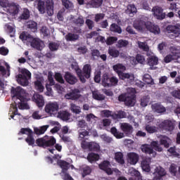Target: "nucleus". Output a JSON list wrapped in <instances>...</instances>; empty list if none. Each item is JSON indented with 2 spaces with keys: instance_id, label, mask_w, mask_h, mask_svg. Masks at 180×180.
I'll list each match as a JSON object with an SVG mask.
<instances>
[{
  "instance_id": "nucleus-31",
  "label": "nucleus",
  "mask_w": 180,
  "mask_h": 180,
  "mask_svg": "<svg viewBox=\"0 0 180 180\" xmlns=\"http://www.w3.org/2000/svg\"><path fill=\"white\" fill-rule=\"evenodd\" d=\"M141 167L143 171L146 172H150V161L147 159H143L141 162Z\"/></svg>"
},
{
  "instance_id": "nucleus-58",
  "label": "nucleus",
  "mask_w": 180,
  "mask_h": 180,
  "mask_svg": "<svg viewBox=\"0 0 180 180\" xmlns=\"http://www.w3.org/2000/svg\"><path fill=\"white\" fill-rule=\"evenodd\" d=\"M100 139H101L103 141H105V143H112L113 140L111 137L108 136L106 134L101 135Z\"/></svg>"
},
{
  "instance_id": "nucleus-5",
  "label": "nucleus",
  "mask_w": 180,
  "mask_h": 180,
  "mask_svg": "<svg viewBox=\"0 0 180 180\" xmlns=\"http://www.w3.org/2000/svg\"><path fill=\"white\" fill-rule=\"evenodd\" d=\"M20 40L30 43L31 47L36 49V50H41V43L37 38H33L30 34L22 32L20 34Z\"/></svg>"
},
{
  "instance_id": "nucleus-7",
  "label": "nucleus",
  "mask_w": 180,
  "mask_h": 180,
  "mask_svg": "<svg viewBox=\"0 0 180 180\" xmlns=\"http://www.w3.org/2000/svg\"><path fill=\"white\" fill-rule=\"evenodd\" d=\"M169 51L170 53L164 58V62L166 64L171 63V61H176V60L180 58V47L170 46Z\"/></svg>"
},
{
  "instance_id": "nucleus-39",
  "label": "nucleus",
  "mask_w": 180,
  "mask_h": 180,
  "mask_svg": "<svg viewBox=\"0 0 180 180\" xmlns=\"http://www.w3.org/2000/svg\"><path fill=\"white\" fill-rule=\"evenodd\" d=\"M143 81L146 82L148 85H154V79L151 77V75L148 74H145L143 77Z\"/></svg>"
},
{
  "instance_id": "nucleus-59",
  "label": "nucleus",
  "mask_w": 180,
  "mask_h": 180,
  "mask_svg": "<svg viewBox=\"0 0 180 180\" xmlns=\"http://www.w3.org/2000/svg\"><path fill=\"white\" fill-rule=\"evenodd\" d=\"M71 68H72V70H75V72H76V74H77V76L79 75H81V69L79 68V66H78V64H77V63H72V64L71 65Z\"/></svg>"
},
{
  "instance_id": "nucleus-27",
  "label": "nucleus",
  "mask_w": 180,
  "mask_h": 180,
  "mask_svg": "<svg viewBox=\"0 0 180 180\" xmlns=\"http://www.w3.org/2000/svg\"><path fill=\"white\" fill-rule=\"evenodd\" d=\"M71 115L68 112V111L60 110L58 112V117L61 119V120H69Z\"/></svg>"
},
{
  "instance_id": "nucleus-10",
  "label": "nucleus",
  "mask_w": 180,
  "mask_h": 180,
  "mask_svg": "<svg viewBox=\"0 0 180 180\" xmlns=\"http://www.w3.org/2000/svg\"><path fill=\"white\" fill-rule=\"evenodd\" d=\"M166 30L169 33H172V34L169 35L170 39H175L179 37L180 34V24L176 23V25H169L166 27Z\"/></svg>"
},
{
  "instance_id": "nucleus-13",
  "label": "nucleus",
  "mask_w": 180,
  "mask_h": 180,
  "mask_svg": "<svg viewBox=\"0 0 180 180\" xmlns=\"http://www.w3.org/2000/svg\"><path fill=\"white\" fill-rule=\"evenodd\" d=\"M82 148L84 150H88L89 151H99L101 146L96 142H86L85 141L82 142Z\"/></svg>"
},
{
  "instance_id": "nucleus-8",
  "label": "nucleus",
  "mask_w": 180,
  "mask_h": 180,
  "mask_svg": "<svg viewBox=\"0 0 180 180\" xmlns=\"http://www.w3.org/2000/svg\"><path fill=\"white\" fill-rule=\"evenodd\" d=\"M91 72L92 67L89 64H86L84 65L83 69L81 70L80 75H78L77 77H79L81 82L85 84V82H86V79H89V78H91Z\"/></svg>"
},
{
  "instance_id": "nucleus-18",
  "label": "nucleus",
  "mask_w": 180,
  "mask_h": 180,
  "mask_svg": "<svg viewBox=\"0 0 180 180\" xmlns=\"http://www.w3.org/2000/svg\"><path fill=\"white\" fill-rule=\"evenodd\" d=\"M153 175L154 177L153 180H162V176H165L167 175V172H165V169L162 167H157L155 169Z\"/></svg>"
},
{
  "instance_id": "nucleus-41",
  "label": "nucleus",
  "mask_w": 180,
  "mask_h": 180,
  "mask_svg": "<svg viewBox=\"0 0 180 180\" xmlns=\"http://www.w3.org/2000/svg\"><path fill=\"white\" fill-rule=\"evenodd\" d=\"M145 129L147 131V133H149V134H153L158 131V128L157 127L151 126L150 124H147L145 127Z\"/></svg>"
},
{
  "instance_id": "nucleus-23",
  "label": "nucleus",
  "mask_w": 180,
  "mask_h": 180,
  "mask_svg": "<svg viewBox=\"0 0 180 180\" xmlns=\"http://www.w3.org/2000/svg\"><path fill=\"white\" fill-rule=\"evenodd\" d=\"M57 164L60 168H61V174H65L67 171H68V169L70 167V162L63 160H59L57 162Z\"/></svg>"
},
{
  "instance_id": "nucleus-20",
  "label": "nucleus",
  "mask_w": 180,
  "mask_h": 180,
  "mask_svg": "<svg viewBox=\"0 0 180 180\" xmlns=\"http://www.w3.org/2000/svg\"><path fill=\"white\" fill-rule=\"evenodd\" d=\"M98 167L100 169L105 171V172H106V174L108 175H112V174H113L112 169H110V162L108 160H104L98 165Z\"/></svg>"
},
{
  "instance_id": "nucleus-30",
  "label": "nucleus",
  "mask_w": 180,
  "mask_h": 180,
  "mask_svg": "<svg viewBox=\"0 0 180 180\" xmlns=\"http://www.w3.org/2000/svg\"><path fill=\"white\" fill-rule=\"evenodd\" d=\"M37 2V9L40 13H46V4L44 1L36 0Z\"/></svg>"
},
{
  "instance_id": "nucleus-6",
  "label": "nucleus",
  "mask_w": 180,
  "mask_h": 180,
  "mask_svg": "<svg viewBox=\"0 0 180 180\" xmlns=\"http://www.w3.org/2000/svg\"><path fill=\"white\" fill-rule=\"evenodd\" d=\"M38 147H41L42 148H47V147H53L57 143V140L54 136H49L45 135L44 137L37 139L35 141Z\"/></svg>"
},
{
  "instance_id": "nucleus-47",
  "label": "nucleus",
  "mask_w": 180,
  "mask_h": 180,
  "mask_svg": "<svg viewBox=\"0 0 180 180\" xmlns=\"http://www.w3.org/2000/svg\"><path fill=\"white\" fill-rule=\"evenodd\" d=\"M73 23H75L76 26L81 27L82 26H84L85 21L84 20V18H82V16H79L77 18L73 20Z\"/></svg>"
},
{
  "instance_id": "nucleus-53",
  "label": "nucleus",
  "mask_w": 180,
  "mask_h": 180,
  "mask_svg": "<svg viewBox=\"0 0 180 180\" xmlns=\"http://www.w3.org/2000/svg\"><path fill=\"white\" fill-rule=\"evenodd\" d=\"M108 54L111 57H114V58H116L118 56H120V52L117 49H108Z\"/></svg>"
},
{
  "instance_id": "nucleus-46",
  "label": "nucleus",
  "mask_w": 180,
  "mask_h": 180,
  "mask_svg": "<svg viewBox=\"0 0 180 180\" xmlns=\"http://www.w3.org/2000/svg\"><path fill=\"white\" fill-rule=\"evenodd\" d=\"M49 48L51 51H57L60 48V42H50Z\"/></svg>"
},
{
  "instance_id": "nucleus-33",
  "label": "nucleus",
  "mask_w": 180,
  "mask_h": 180,
  "mask_svg": "<svg viewBox=\"0 0 180 180\" xmlns=\"http://www.w3.org/2000/svg\"><path fill=\"white\" fill-rule=\"evenodd\" d=\"M101 82L104 86H110V77H109V75L107 73L103 74L101 78Z\"/></svg>"
},
{
  "instance_id": "nucleus-44",
  "label": "nucleus",
  "mask_w": 180,
  "mask_h": 180,
  "mask_svg": "<svg viewBox=\"0 0 180 180\" xmlns=\"http://www.w3.org/2000/svg\"><path fill=\"white\" fill-rule=\"evenodd\" d=\"M34 85L35 89H37L39 92H43V91H44V86H43L41 81L37 80L34 82Z\"/></svg>"
},
{
  "instance_id": "nucleus-14",
  "label": "nucleus",
  "mask_w": 180,
  "mask_h": 180,
  "mask_svg": "<svg viewBox=\"0 0 180 180\" xmlns=\"http://www.w3.org/2000/svg\"><path fill=\"white\" fill-rule=\"evenodd\" d=\"M25 94L26 91L20 86H17L16 88L12 87L11 89V95H13V98H17L19 101L25 98Z\"/></svg>"
},
{
  "instance_id": "nucleus-4",
  "label": "nucleus",
  "mask_w": 180,
  "mask_h": 180,
  "mask_svg": "<svg viewBox=\"0 0 180 180\" xmlns=\"http://www.w3.org/2000/svg\"><path fill=\"white\" fill-rule=\"evenodd\" d=\"M20 73L15 76L17 82L22 86H27L29 85V79H32V72L26 68H22Z\"/></svg>"
},
{
  "instance_id": "nucleus-40",
  "label": "nucleus",
  "mask_w": 180,
  "mask_h": 180,
  "mask_svg": "<svg viewBox=\"0 0 180 180\" xmlns=\"http://www.w3.org/2000/svg\"><path fill=\"white\" fill-rule=\"evenodd\" d=\"M79 39V36L78 34H72V33H68L65 36V39L67 41H75L76 40H78Z\"/></svg>"
},
{
  "instance_id": "nucleus-54",
  "label": "nucleus",
  "mask_w": 180,
  "mask_h": 180,
  "mask_svg": "<svg viewBox=\"0 0 180 180\" xmlns=\"http://www.w3.org/2000/svg\"><path fill=\"white\" fill-rule=\"evenodd\" d=\"M169 141L170 139L168 137H163L162 139H160V144L164 146L165 148H169Z\"/></svg>"
},
{
  "instance_id": "nucleus-49",
  "label": "nucleus",
  "mask_w": 180,
  "mask_h": 180,
  "mask_svg": "<svg viewBox=\"0 0 180 180\" xmlns=\"http://www.w3.org/2000/svg\"><path fill=\"white\" fill-rule=\"evenodd\" d=\"M102 4H103V0H91L89 3L93 8H99L102 6Z\"/></svg>"
},
{
  "instance_id": "nucleus-60",
  "label": "nucleus",
  "mask_w": 180,
  "mask_h": 180,
  "mask_svg": "<svg viewBox=\"0 0 180 180\" xmlns=\"http://www.w3.org/2000/svg\"><path fill=\"white\" fill-rule=\"evenodd\" d=\"M85 23L89 30H92L95 27V23L91 19H86Z\"/></svg>"
},
{
  "instance_id": "nucleus-21",
  "label": "nucleus",
  "mask_w": 180,
  "mask_h": 180,
  "mask_svg": "<svg viewBox=\"0 0 180 180\" xmlns=\"http://www.w3.org/2000/svg\"><path fill=\"white\" fill-rule=\"evenodd\" d=\"M128 162L131 165H136L139 162V159L140 158L139 155L134 152H131L127 154Z\"/></svg>"
},
{
  "instance_id": "nucleus-35",
  "label": "nucleus",
  "mask_w": 180,
  "mask_h": 180,
  "mask_svg": "<svg viewBox=\"0 0 180 180\" xmlns=\"http://www.w3.org/2000/svg\"><path fill=\"white\" fill-rule=\"evenodd\" d=\"M27 29H30L31 32H37V22L30 20L27 22Z\"/></svg>"
},
{
  "instance_id": "nucleus-51",
  "label": "nucleus",
  "mask_w": 180,
  "mask_h": 180,
  "mask_svg": "<svg viewBox=\"0 0 180 180\" xmlns=\"http://www.w3.org/2000/svg\"><path fill=\"white\" fill-rule=\"evenodd\" d=\"M72 94V97L73 101H78L81 98V94H79V89H74L70 92Z\"/></svg>"
},
{
  "instance_id": "nucleus-15",
  "label": "nucleus",
  "mask_w": 180,
  "mask_h": 180,
  "mask_svg": "<svg viewBox=\"0 0 180 180\" xmlns=\"http://www.w3.org/2000/svg\"><path fill=\"white\" fill-rule=\"evenodd\" d=\"M118 100L120 102H124L126 106H134V103H136V100L133 96H127L124 94H121L119 96Z\"/></svg>"
},
{
  "instance_id": "nucleus-9",
  "label": "nucleus",
  "mask_w": 180,
  "mask_h": 180,
  "mask_svg": "<svg viewBox=\"0 0 180 180\" xmlns=\"http://www.w3.org/2000/svg\"><path fill=\"white\" fill-rule=\"evenodd\" d=\"M59 109H60V105L57 102L48 103L44 108L46 113H48L51 116H56V115L58 113Z\"/></svg>"
},
{
  "instance_id": "nucleus-37",
  "label": "nucleus",
  "mask_w": 180,
  "mask_h": 180,
  "mask_svg": "<svg viewBox=\"0 0 180 180\" xmlns=\"http://www.w3.org/2000/svg\"><path fill=\"white\" fill-rule=\"evenodd\" d=\"M114 71L119 75V72H123L126 70V66L122 64L118 63L112 67Z\"/></svg>"
},
{
  "instance_id": "nucleus-25",
  "label": "nucleus",
  "mask_w": 180,
  "mask_h": 180,
  "mask_svg": "<svg viewBox=\"0 0 180 180\" xmlns=\"http://www.w3.org/2000/svg\"><path fill=\"white\" fill-rule=\"evenodd\" d=\"M147 64L150 67H154V65H158V57L155 56H150L147 58Z\"/></svg>"
},
{
  "instance_id": "nucleus-34",
  "label": "nucleus",
  "mask_w": 180,
  "mask_h": 180,
  "mask_svg": "<svg viewBox=\"0 0 180 180\" xmlns=\"http://www.w3.org/2000/svg\"><path fill=\"white\" fill-rule=\"evenodd\" d=\"M45 9H46V13L49 16H53L54 15V3L47 4Z\"/></svg>"
},
{
  "instance_id": "nucleus-61",
  "label": "nucleus",
  "mask_w": 180,
  "mask_h": 180,
  "mask_svg": "<svg viewBox=\"0 0 180 180\" xmlns=\"http://www.w3.org/2000/svg\"><path fill=\"white\" fill-rule=\"evenodd\" d=\"M55 79L60 84H64V82H65L61 73H56L55 74Z\"/></svg>"
},
{
  "instance_id": "nucleus-17",
  "label": "nucleus",
  "mask_w": 180,
  "mask_h": 180,
  "mask_svg": "<svg viewBox=\"0 0 180 180\" xmlns=\"http://www.w3.org/2000/svg\"><path fill=\"white\" fill-rule=\"evenodd\" d=\"M154 16L158 20H162L165 19L166 14L164 13V9L161 7L155 6L152 9Z\"/></svg>"
},
{
  "instance_id": "nucleus-38",
  "label": "nucleus",
  "mask_w": 180,
  "mask_h": 180,
  "mask_svg": "<svg viewBox=\"0 0 180 180\" xmlns=\"http://www.w3.org/2000/svg\"><path fill=\"white\" fill-rule=\"evenodd\" d=\"M92 96L96 101H105V95L101 94L98 91H93Z\"/></svg>"
},
{
  "instance_id": "nucleus-29",
  "label": "nucleus",
  "mask_w": 180,
  "mask_h": 180,
  "mask_svg": "<svg viewBox=\"0 0 180 180\" xmlns=\"http://www.w3.org/2000/svg\"><path fill=\"white\" fill-rule=\"evenodd\" d=\"M100 156L98 153H90L87 155V160L89 162H95L98 161Z\"/></svg>"
},
{
  "instance_id": "nucleus-12",
  "label": "nucleus",
  "mask_w": 180,
  "mask_h": 180,
  "mask_svg": "<svg viewBox=\"0 0 180 180\" xmlns=\"http://www.w3.org/2000/svg\"><path fill=\"white\" fill-rule=\"evenodd\" d=\"M159 129L165 131H174L175 129V123L169 120H165L158 124Z\"/></svg>"
},
{
  "instance_id": "nucleus-28",
  "label": "nucleus",
  "mask_w": 180,
  "mask_h": 180,
  "mask_svg": "<svg viewBox=\"0 0 180 180\" xmlns=\"http://www.w3.org/2000/svg\"><path fill=\"white\" fill-rule=\"evenodd\" d=\"M47 129H49V125H44L39 128H34V133L37 136H40L41 134H44V133L47 131Z\"/></svg>"
},
{
  "instance_id": "nucleus-26",
  "label": "nucleus",
  "mask_w": 180,
  "mask_h": 180,
  "mask_svg": "<svg viewBox=\"0 0 180 180\" xmlns=\"http://www.w3.org/2000/svg\"><path fill=\"white\" fill-rule=\"evenodd\" d=\"M152 109L153 110H154V112H156L157 113H164L165 112L167 111V109H165V107L158 103L153 104Z\"/></svg>"
},
{
  "instance_id": "nucleus-3",
  "label": "nucleus",
  "mask_w": 180,
  "mask_h": 180,
  "mask_svg": "<svg viewBox=\"0 0 180 180\" xmlns=\"http://www.w3.org/2000/svg\"><path fill=\"white\" fill-rule=\"evenodd\" d=\"M150 146L151 147H150L148 144L142 145L141 147L142 153H145V154H148L149 155L153 154V156L155 157V155H157V153H155V151H158L159 153L162 151V148L160 146V143H158V141H153L150 143ZM154 150H155V151H154Z\"/></svg>"
},
{
  "instance_id": "nucleus-55",
  "label": "nucleus",
  "mask_w": 180,
  "mask_h": 180,
  "mask_svg": "<svg viewBox=\"0 0 180 180\" xmlns=\"http://www.w3.org/2000/svg\"><path fill=\"white\" fill-rule=\"evenodd\" d=\"M115 41H117V37H110L106 39L105 43L107 46H112V44H114Z\"/></svg>"
},
{
  "instance_id": "nucleus-64",
  "label": "nucleus",
  "mask_w": 180,
  "mask_h": 180,
  "mask_svg": "<svg viewBox=\"0 0 180 180\" xmlns=\"http://www.w3.org/2000/svg\"><path fill=\"white\" fill-rule=\"evenodd\" d=\"M139 49H141V50H143V51H149L150 48L148 47V45L146 44L144 42H140L139 44Z\"/></svg>"
},
{
  "instance_id": "nucleus-32",
  "label": "nucleus",
  "mask_w": 180,
  "mask_h": 180,
  "mask_svg": "<svg viewBox=\"0 0 180 180\" xmlns=\"http://www.w3.org/2000/svg\"><path fill=\"white\" fill-rule=\"evenodd\" d=\"M18 108L19 109H30L29 105L27 104V99L26 97L24 98H21L20 102H18Z\"/></svg>"
},
{
  "instance_id": "nucleus-50",
  "label": "nucleus",
  "mask_w": 180,
  "mask_h": 180,
  "mask_svg": "<svg viewBox=\"0 0 180 180\" xmlns=\"http://www.w3.org/2000/svg\"><path fill=\"white\" fill-rule=\"evenodd\" d=\"M127 46H129V41L126 39L118 40L117 45L118 49H123V47H127Z\"/></svg>"
},
{
  "instance_id": "nucleus-43",
  "label": "nucleus",
  "mask_w": 180,
  "mask_h": 180,
  "mask_svg": "<svg viewBox=\"0 0 180 180\" xmlns=\"http://www.w3.org/2000/svg\"><path fill=\"white\" fill-rule=\"evenodd\" d=\"M110 30L111 32H114L115 33H118L119 34L122 33V27H120V26L116 23H112L110 25Z\"/></svg>"
},
{
  "instance_id": "nucleus-11",
  "label": "nucleus",
  "mask_w": 180,
  "mask_h": 180,
  "mask_svg": "<svg viewBox=\"0 0 180 180\" xmlns=\"http://www.w3.org/2000/svg\"><path fill=\"white\" fill-rule=\"evenodd\" d=\"M21 134H27V137L25 139L26 143H27L28 146H34V136L33 134V131L30 129V128H22L20 131Z\"/></svg>"
},
{
  "instance_id": "nucleus-2",
  "label": "nucleus",
  "mask_w": 180,
  "mask_h": 180,
  "mask_svg": "<svg viewBox=\"0 0 180 180\" xmlns=\"http://www.w3.org/2000/svg\"><path fill=\"white\" fill-rule=\"evenodd\" d=\"M134 27L139 30V32H143V30H148L150 33H153L154 34H160L161 30H160V27L158 25H153L151 22L144 20H138L134 24Z\"/></svg>"
},
{
  "instance_id": "nucleus-56",
  "label": "nucleus",
  "mask_w": 180,
  "mask_h": 180,
  "mask_svg": "<svg viewBox=\"0 0 180 180\" xmlns=\"http://www.w3.org/2000/svg\"><path fill=\"white\" fill-rule=\"evenodd\" d=\"M96 119H98V117H96V116H95V115L90 113L86 115V122H91L92 123V120H94V122H96Z\"/></svg>"
},
{
  "instance_id": "nucleus-62",
  "label": "nucleus",
  "mask_w": 180,
  "mask_h": 180,
  "mask_svg": "<svg viewBox=\"0 0 180 180\" xmlns=\"http://www.w3.org/2000/svg\"><path fill=\"white\" fill-rule=\"evenodd\" d=\"M134 175L135 176L130 177L129 179V180H141V176L139 171L135 170Z\"/></svg>"
},
{
  "instance_id": "nucleus-36",
  "label": "nucleus",
  "mask_w": 180,
  "mask_h": 180,
  "mask_svg": "<svg viewBox=\"0 0 180 180\" xmlns=\"http://www.w3.org/2000/svg\"><path fill=\"white\" fill-rule=\"evenodd\" d=\"M115 160L122 165L124 164V159H123V153L122 152H117L115 153Z\"/></svg>"
},
{
  "instance_id": "nucleus-1",
  "label": "nucleus",
  "mask_w": 180,
  "mask_h": 180,
  "mask_svg": "<svg viewBox=\"0 0 180 180\" xmlns=\"http://www.w3.org/2000/svg\"><path fill=\"white\" fill-rule=\"evenodd\" d=\"M120 129L123 132H120L116 129V127H112L110 129V133L115 137L116 139H120L124 137V134L127 137L131 136L133 133V126L127 122L120 123Z\"/></svg>"
},
{
  "instance_id": "nucleus-57",
  "label": "nucleus",
  "mask_w": 180,
  "mask_h": 180,
  "mask_svg": "<svg viewBox=\"0 0 180 180\" xmlns=\"http://www.w3.org/2000/svg\"><path fill=\"white\" fill-rule=\"evenodd\" d=\"M62 4L66 9H71V8L74 6L72 2L70 1L69 0H62Z\"/></svg>"
},
{
  "instance_id": "nucleus-16",
  "label": "nucleus",
  "mask_w": 180,
  "mask_h": 180,
  "mask_svg": "<svg viewBox=\"0 0 180 180\" xmlns=\"http://www.w3.org/2000/svg\"><path fill=\"white\" fill-rule=\"evenodd\" d=\"M118 77L120 79H122V81H127L128 84H131L132 82H134V74L133 73L120 72L118 73Z\"/></svg>"
},
{
  "instance_id": "nucleus-19",
  "label": "nucleus",
  "mask_w": 180,
  "mask_h": 180,
  "mask_svg": "<svg viewBox=\"0 0 180 180\" xmlns=\"http://www.w3.org/2000/svg\"><path fill=\"white\" fill-rule=\"evenodd\" d=\"M8 12L12 16H15L19 13L20 8V6L19 4H16L15 3L8 4Z\"/></svg>"
},
{
  "instance_id": "nucleus-42",
  "label": "nucleus",
  "mask_w": 180,
  "mask_h": 180,
  "mask_svg": "<svg viewBox=\"0 0 180 180\" xmlns=\"http://www.w3.org/2000/svg\"><path fill=\"white\" fill-rule=\"evenodd\" d=\"M30 18V11L29 9L25 8L22 13L20 15L19 19L21 20H27Z\"/></svg>"
},
{
  "instance_id": "nucleus-63",
  "label": "nucleus",
  "mask_w": 180,
  "mask_h": 180,
  "mask_svg": "<svg viewBox=\"0 0 180 180\" xmlns=\"http://www.w3.org/2000/svg\"><path fill=\"white\" fill-rule=\"evenodd\" d=\"M127 11L129 12V13H136V12H137V8L134 4H129L127 6Z\"/></svg>"
},
{
  "instance_id": "nucleus-52",
  "label": "nucleus",
  "mask_w": 180,
  "mask_h": 180,
  "mask_svg": "<svg viewBox=\"0 0 180 180\" xmlns=\"http://www.w3.org/2000/svg\"><path fill=\"white\" fill-rule=\"evenodd\" d=\"M169 172H170L171 175H173V176H176V174H178L176 165L172 163L169 168Z\"/></svg>"
},
{
  "instance_id": "nucleus-24",
  "label": "nucleus",
  "mask_w": 180,
  "mask_h": 180,
  "mask_svg": "<svg viewBox=\"0 0 180 180\" xmlns=\"http://www.w3.org/2000/svg\"><path fill=\"white\" fill-rule=\"evenodd\" d=\"M39 108H43L44 106V98L43 96L40 94H34L32 97Z\"/></svg>"
},
{
  "instance_id": "nucleus-22",
  "label": "nucleus",
  "mask_w": 180,
  "mask_h": 180,
  "mask_svg": "<svg viewBox=\"0 0 180 180\" xmlns=\"http://www.w3.org/2000/svg\"><path fill=\"white\" fill-rule=\"evenodd\" d=\"M65 79L66 82H68V84H70V85H75V84L78 82V79H77V77H75L69 72H65Z\"/></svg>"
},
{
  "instance_id": "nucleus-48",
  "label": "nucleus",
  "mask_w": 180,
  "mask_h": 180,
  "mask_svg": "<svg viewBox=\"0 0 180 180\" xmlns=\"http://www.w3.org/2000/svg\"><path fill=\"white\" fill-rule=\"evenodd\" d=\"M91 172H92V169L89 166H86L82 168V178H85L87 175H90Z\"/></svg>"
},
{
  "instance_id": "nucleus-45",
  "label": "nucleus",
  "mask_w": 180,
  "mask_h": 180,
  "mask_svg": "<svg viewBox=\"0 0 180 180\" xmlns=\"http://www.w3.org/2000/svg\"><path fill=\"white\" fill-rule=\"evenodd\" d=\"M70 110L75 115H79L81 113V107L75 105V103L70 104Z\"/></svg>"
}]
</instances>
